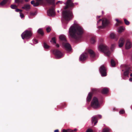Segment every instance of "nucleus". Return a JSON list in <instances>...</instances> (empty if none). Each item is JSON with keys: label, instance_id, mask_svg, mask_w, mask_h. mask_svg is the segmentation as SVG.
Instances as JSON below:
<instances>
[{"label": "nucleus", "instance_id": "obj_1", "mask_svg": "<svg viewBox=\"0 0 132 132\" xmlns=\"http://www.w3.org/2000/svg\"><path fill=\"white\" fill-rule=\"evenodd\" d=\"M83 30L75 21L73 25L69 28V31L68 36L74 39H77L78 35H81L83 33Z\"/></svg>", "mask_w": 132, "mask_h": 132}, {"label": "nucleus", "instance_id": "obj_2", "mask_svg": "<svg viewBox=\"0 0 132 132\" xmlns=\"http://www.w3.org/2000/svg\"><path fill=\"white\" fill-rule=\"evenodd\" d=\"M72 12L70 10L64 11L62 13V16L63 21H62L63 26L64 29H66L67 27L65 26L68 21L72 18Z\"/></svg>", "mask_w": 132, "mask_h": 132}, {"label": "nucleus", "instance_id": "obj_3", "mask_svg": "<svg viewBox=\"0 0 132 132\" xmlns=\"http://www.w3.org/2000/svg\"><path fill=\"white\" fill-rule=\"evenodd\" d=\"M99 51L103 52L105 55L106 56H108L110 54V52L108 50V47L105 44H101L98 47Z\"/></svg>", "mask_w": 132, "mask_h": 132}, {"label": "nucleus", "instance_id": "obj_4", "mask_svg": "<svg viewBox=\"0 0 132 132\" xmlns=\"http://www.w3.org/2000/svg\"><path fill=\"white\" fill-rule=\"evenodd\" d=\"M91 106L94 109L100 107V105L96 97H94L93 98L91 102Z\"/></svg>", "mask_w": 132, "mask_h": 132}, {"label": "nucleus", "instance_id": "obj_5", "mask_svg": "<svg viewBox=\"0 0 132 132\" xmlns=\"http://www.w3.org/2000/svg\"><path fill=\"white\" fill-rule=\"evenodd\" d=\"M32 33L31 31L26 30L21 34L22 38L23 39L24 38L26 39H29L31 37Z\"/></svg>", "mask_w": 132, "mask_h": 132}, {"label": "nucleus", "instance_id": "obj_6", "mask_svg": "<svg viewBox=\"0 0 132 132\" xmlns=\"http://www.w3.org/2000/svg\"><path fill=\"white\" fill-rule=\"evenodd\" d=\"M108 23V21L106 19L104 18L103 20L100 19L97 21V25H99L101 23L102 26H99L98 27V28H102V27H105L107 25Z\"/></svg>", "mask_w": 132, "mask_h": 132}, {"label": "nucleus", "instance_id": "obj_7", "mask_svg": "<svg viewBox=\"0 0 132 132\" xmlns=\"http://www.w3.org/2000/svg\"><path fill=\"white\" fill-rule=\"evenodd\" d=\"M106 69L104 65L101 66L100 69V71L102 76H105L106 75Z\"/></svg>", "mask_w": 132, "mask_h": 132}, {"label": "nucleus", "instance_id": "obj_8", "mask_svg": "<svg viewBox=\"0 0 132 132\" xmlns=\"http://www.w3.org/2000/svg\"><path fill=\"white\" fill-rule=\"evenodd\" d=\"M53 53L55 55L56 58L57 59L61 58L63 56L61 52L57 50H54L53 51Z\"/></svg>", "mask_w": 132, "mask_h": 132}, {"label": "nucleus", "instance_id": "obj_9", "mask_svg": "<svg viewBox=\"0 0 132 132\" xmlns=\"http://www.w3.org/2000/svg\"><path fill=\"white\" fill-rule=\"evenodd\" d=\"M64 3L66 5L64 7V9H66L69 7H72L73 6L74 4L72 3L71 0H68L67 1L66 3Z\"/></svg>", "mask_w": 132, "mask_h": 132}, {"label": "nucleus", "instance_id": "obj_10", "mask_svg": "<svg viewBox=\"0 0 132 132\" xmlns=\"http://www.w3.org/2000/svg\"><path fill=\"white\" fill-rule=\"evenodd\" d=\"M48 15L50 16H54L55 15V13L54 11V8L52 7L47 11Z\"/></svg>", "mask_w": 132, "mask_h": 132}, {"label": "nucleus", "instance_id": "obj_11", "mask_svg": "<svg viewBox=\"0 0 132 132\" xmlns=\"http://www.w3.org/2000/svg\"><path fill=\"white\" fill-rule=\"evenodd\" d=\"M88 56V54L86 53H82L80 56L79 60L80 61H83L85 60L87 58Z\"/></svg>", "mask_w": 132, "mask_h": 132}, {"label": "nucleus", "instance_id": "obj_12", "mask_svg": "<svg viewBox=\"0 0 132 132\" xmlns=\"http://www.w3.org/2000/svg\"><path fill=\"white\" fill-rule=\"evenodd\" d=\"M132 46V44L129 40H128L126 42L125 45V48L126 49H129L131 48Z\"/></svg>", "mask_w": 132, "mask_h": 132}, {"label": "nucleus", "instance_id": "obj_13", "mask_svg": "<svg viewBox=\"0 0 132 132\" xmlns=\"http://www.w3.org/2000/svg\"><path fill=\"white\" fill-rule=\"evenodd\" d=\"M125 41V39L123 38H121L120 39L119 42V47H121L123 46Z\"/></svg>", "mask_w": 132, "mask_h": 132}, {"label": "nucleus", "instance_id": "obj_14", "mask_svg": "<svg viewBox=\"0 0 132 132\" xmlns=\"http://www.w3.org/2000/svg\"><path fill=\"white\" fill-rule=\"evenodd\" d=\"M131 71L130 67H128L126 69L125 71L124 72L123 75L124 76L128 77V74L129 72Z\"/></svg>", "mask_w": 132, "mask_h": 132}, {"label": "nucleus", "instance_id": "obj_15", "mask_svg": "<svg viewBox=\"0 0 132 132\" xmlns=\"http://www.w3.org/2000/svg\"><path fill=\"white\" fill-rule=\"evenodd\" d=\"M22 8L24 9L26 11H28L30 8V6L28 4H26L22 7Z\"/></svg>", "mask_w": 132, "mask_h": 132}, {"label": "nucleus", "instance_id": "obj_16", "mask_svg": "<svg viewBox=\"0 0 132 132\" xmlns=\"http://www.w3.org/2000/svg\"><path fill=\"white\" fill-rule=\"evenodd\" d=\"M92 95V93L91 92L88 93V95L86 101L87 102H89L90 101Z\"/></svg>", "mask_w": 132, "mask_h": 132}, {"label": "nucleus", "instance_id": "obj_17", "mask_svg": "<svg viewBox=\"0 0 132 132\" xmlns=\"http://www.w3.org/2000/svg\"><path fill=\"white\" fill-rule=\"evenodd\" d=\"M92 123H93L95 122L94 123V125H96V123L97 122V120L96 116H94L92 117Z\"/></svg>", "mask_w": 132, "mask_h": 132}, {"label": "nucleus", "instance_id": "obj_18", "mask_svg": "<svg viewBox=\"0 0 132 132\" xmlns=\"http://www.w3.org/2000/svg\"><path fill=\"white\" fill-rule=\"evenodd\" d=\"M88 53L90 54V56L92 57H93L95 56V54L93 50L89 49L88 51Z\"/></svg>", "mask_w": 132, "mask_h": 132}, {"label": "nucleus", "instance_id": "obj_19", "mask_svg": "<svg viewBox=\"0 0 132 132\" xmlns=\"http://www.w3.org/2000/svg\"><path fill=\"white\" fill-rule=\"evenodd\" d=\"M64 46L67 50H70L71 49V46L68 43H66L64 45Z\"/></svg>", "mask_w": 132, "mask_h": 132}, {"label": "nucleus", "instance_id": "obj_20", "mask_svg": "<svg viewBox=\"0 0 132 132\" xmlns=\"http://www.w3.org/2000/svg\"><path fill=\"white\" fill-rule=\"evenodd\" d=\"M125 30V28L124 27L121 26L118 28L117 32L119 33H120L123 32Z\"/></svg>", "mask_w": 132, "mask_h": 132}, {"label": "nucleus", "instance_id": "obj_21", "mask_svg": "<svg viewBox=\"0 0 132 132\" xmlns=\"http://www.w3.org/2000/svg\"><path fill=\"white\" fill-rule=\"evenodd\" d=\"M59 39L62 41H66L65 36L63 35H61L59 36Z\"/></svg>", "mask_w": 132, "mask_h": 132}, {"label": "nucleus", "instance_id": "obj_22", "mask_svg": "<svg viewBox=\"0 0 132 132\" xmlns=\"http://www.w3.org/2000/svg\"><path fill=\"white\" fill-rule=\"evenodd\" d=\"M31 4L33 5L35 7L38 6L39 4L38 2H36V3L35 2V1H31Z\"/></svg>", "mask_w": 132, "mask_h": 132}, {"label": "nucleus", "instance_id": "obj_23", "mask_svg": "<svg viewBox=\"0 0 132 132\" xmlns=\"http://www.w3.org/2000/svg\"><path fill=\"white\" fill-rule=\"evenodd\" d=\"M8 0H3L0 3V7L2 6H3L5 5L7 2Z\"/></svg>", "mask_w": 132, "mask_h": 132}, {"label": "nucleus", "instance_id": "obj_24", "mask_svg": "<svg viewBox=\"0 0 132 132\" xmlns=\"http://www.w3.org/2000/svg\"><path fill=\"white\" fill-rule=\"evenodd\" d=\"M108 92V89L106 88H104L102 91V93L104 94H106Z\"/></svg>", "mask_w": 132, "mask_h": 132}, {"label": "nucleus", "instance_id": "obj_25", "mask_svg": "<svg viewBox=\"0 0 132 132\" xmlns=\"http://www.w3.org/2000/svg\"><path fill=\"white\" fill-rule=\"evenodd\" d=\"M63 132H72L73 131V130L70 129H63L62 130Z\"/></svg>", "mask_w": 132, "mask_h": 132}, {"label": "nucleus", "instance_id": "obj_26", "mask_svg": "<svg viewBox=\"0 0 132 132\" xmlns=\"http://www.w3.org/2000/svg\"><path fill=\"white\" fill-rule=\"evenodd\" d=\"M111 66L112 67L115 66V63L113 59H111Z\"/></svg>", "mask_w": 132, "mask_h": 132}, {"label": "nucleus", "instance_id": "obj_27", "mask_svg": "<svg viewBox=\"0 0 132 132\" xmlns=\"http://www.w3.org/2000/svg\"><path fill=\"white\" fill-rule=\"evenodd\" d=\"M55 0H46L47 2L50 4H53Z\"/></svg>", "mask_w": 132, "mask_h": 132}, {"label": "nucleus", "instance_id": "obj_28", "mask_svg": "<svg viewBox=\"0 0 132 132\" xmlns=\"http://www.w3.org/2000/svg\"><path fill=\"white\" fill-rule=\"evenodd\" d=\"M115 34L113 33H111L110 34V37L111 39H113L115 37Z\"/></svg>", "mask_w": 132, "mask_h": 132}, {"label": "nucleus", "instance_id": "obj_29", "mask_svg": "<svg viewBox=\"0 0 132 132\" xmlns=\"http://www.w3.org/2000/svg\"><path fill=\"white\" fill-rule=\"evenodd\" d=\"M38 32L42 35H43V32L42 29L41 28L39 29L38 30Z\"/></svg>", "mask_w": 132, "mask_h": 132}, {"label": "nucleus", "instance_id": "obj_30", "mask_svg": "<svg viewBox=\"0 0 132 132\" xmlns=\"http://www.w3.org/2000/svg\"><path fill=\"white\" fill-rule=\"evenodd\" d=\"M95 42V39L93 38H92L90 40V42L92 44H94Z\"/></svg>", "mask_w": 132, "mask_h": 132}, {"label": "nucleus", "instance_id": "obj_31", "mask_svg": "<svg viewBox=\"0 0 132 132\" xmlns=\"http://www.w3.org/2000/svg\"><path fill=\"white\" fill-rule=\"evenodd\" d=\"M109 130L110 129L109 128H105L103 129L102 132H109Z\"/></svg>", "mask_w": 132, "mask_h": 132}, {"label": "nucleus", "instance_id": "obj_32", "mask_svg": "<svg viewBox=\"0 0 132 132\" xmlns=\"http://www.w3.org/2000/svg\"><path fill=\"white\" fill-rule=\"evenodd\" d=\"M124 21L125 24L127 25H129V22L126 19H124Z\"/></svg>", "mask_w": 132, "mask_h": 132}, {"label": "nucleus", "instance_id": "obj_33", "mask_svg": "<svg viewBox=\"0 0 132 132\" xmlns=\"http://www.w3.org/2000/svg\"><path fill=\"white\" fill-rule=\"evenodd\" d=\"M44 47L45 48L47 49L49 47V46L45 43H44Z\"/></svg>", "mask_w": 132, "mask_h": 132}, {"label": "nucleus", "instance_id": "obj_34", "mask_svg": "<svg viewBox=\"0 0 132 132\" xmlns=\"http://www.w3.org/2000/svg\"><path fill=\"white\" fill-rule=\"evenodd\" d=\"M46 30L47 32H50L51 30V29L50 27H47L46 28Z\"/></svg>", "mask_w": 132, "mask_h": 132}, {"label": "nucleus", "instance_id": "obj_35", "mask_svg": "<svg viewBox=\"0 0 132 132\" xmlns=\"http://www.w3.org/2000/svg\"><path fill=\"white\" fill-rule=\"evenodd\" d=\"M51 42H53L55 44L56 43V42L55 41V37H53L52 38V40L51 41Z\"/></svg>", "mask_w": 132, "mask_h": 132}, {"label": "nucleus", "instance_id": "obj_36", "mask_svg": "<svg viewBox=\"0 0 132 132\" xmlns=\"http://www.w3.org/2000/svg\"><path fill=\"white\" fill-rule=\"evenodd\" d=\"M34 44H36L38 43L37 40L36 39H34L32 40Z\"/></svg>", "mask_w": 132, "mask_h": 132}, {"label": "nucleus", "instance_id": "obj_37", "mask_svg": "<svg viewBox=\"0 0 132 132\" xmlns=\"http://www.w3.org/2000/svg\"><path fill=\"white\" fill-rule=\"evenodd\" d=\"M11 8L13 9H15L16 7V6L14 5H11Z\"/></svg>", "mask_w": 132, "mask_h": 132}, {"label": "nucleus", "instance_id": "obj_38", "mask_svg": "<svg viewBox=\"0 0 132 132\" xmlns=\"http://www.w3.org/2000/svg\"><path fill=\"white\" fill-rule=\"evenodd\" d=\"M97 89H92V93H95L96 92Z\"/></svg>", "mask_w": 132, "mask_h": 132}, {"label": "nucleus", "instance_id": "obj_39", "mask_svg": "<svg viewBox=\"0 0 132 132\" xmlns=\"http://www.w3.org/2000/svg\"><path fill=\"white\" fill-rule=\"evenodd\" d=\"M125 113V111L124 110H120L119 112V113L120 114H122Z\"/></svg>", "mask_w": 132, "mask_h": 132}, {"label": "nucleus", "instance_id": "obj_40", "mask_svg": "<svg viewBox=\"0 0 132 132\" xmlns=\"http://www.w3.org/2000/svg\"><path fill=\"white\" fill-rule=\"evenodd\" d=\"M20 16L21 18H22L24 17V14L20 12Z\"/></svg>", "mask_w": 132, "mask_h": 132}, {"label": "nucleus", "instance_id": "obj_41", "mask_svg": "<svg viewBox=\"0 0 132 132\" xmlns=\"http://www.w3.org/2000/svg\"><path fill=\"white\" fill-rule=\"evenodd\" d=\"M86 132H93V130L90 129H88L86 131Z\"/></svg>", "mask_w": 132, "mask_h": 132}, {"label": "nucleus", "instance_id": "obj_42", "mask_svg": "<svg viewBox=\"0 0 132 132\" xmlns=\"http://www.w3.org/2000/svg\"><path fill=\"white\" fill-rule=\"evenodd\" d=\"M36 13H35L31 12L30 13V15H31L34 16L36 15Z\"/></svg>", "mask_w": 132, "mask_h": 132}, {"label": "nucleus", "instance_id": "obj_43", "mask_svg": "<svg viewBox=\"0 0 132 132\" xmlns=\"http://www.w3.org/2000/svg\"><path fill=\"white\" fill-rule=\"evenodd\" d=\"M58 3H60V4H62V3H63V2L62 1H59L56 3V4H57Z\"/></svg>", "mask_w": 132, "mask_h": 132}, {"label": "nucleus", "instance_id": "obj_44", "mask_svg": "<svg viewBox=\"0 0 132 132\" xmlns=\"http://www.w3.org/2000/svg\"><path fill=\"white\" fill-rule=\"evenodd\" d=\"M115 20L118 23H121V22L120 21H119L117 19H115Z\"/></svg>", "mask_w": 132, "mask_h": 132}, {"label": "nucleus", "instance_id": "obj_45", "mask_svg": "<svg viewBox=\"0 0 132 132\" xmlns=\"http://www.w3.org/2000/svg\"><path fill=\"white\" fill-rule=\"evenodd\" d=\"M115 46V44H113L111 45V47L112 48H113Z\"/></svg>", "mask_w": 132, "mask_h": 132}, {"label": "nucleus", "instance_id": "obj_46", "mask_svg": "<svg viewBox=\"0 0 132 132\" xmlns=\"http://www.w3.org/2000/svg\"><path fill=\"white\" fill-rule=\"evenodd\" d=\"M15 3H19L20 2L19 0H15Z\"/></svg>", "mask_w": 132, "mask_h": 132}, {"label": "nucleus", "instance_id": "obj_47", "mask_svg": "<svg viewBox=\"0 0 132 132\" xmlns=\"http://www.w3.org/2000/svg\"><path fill=\"white\" fill-rule=\"evenodd\" d=\"M20 11V10L19 9H17L15 10V11L17 12H19Z\"/></svg>", "mask_w": 132, "mask_h": 132}, {"label": "nucleus", "instance_id": "obj_48", "mask_svg": "<svg viewBox=\"0 0 132 132\" xmlns=\"http://www.w3.org/2000/svg\"><path fill=\"white\" fill-rule=\"evenodd\" d=\"M97 116H98L101 119L102 118V116L101 115L99 114Z\"/></svg>", "mask_w": 132, "mask_h": 132}, {"label": "nucleus", "instance_id": "obj_49", "mask_svg": "<svg viewBox=\"0 0 132 132\" xmlns=\"http://www.w3.org/2000/svg\"><path fill=\"white\" fill-rule=\"evenodd\" d=\"M129 80L130 81H132V78H130L129 79Z\"/></svg>", "mask_w": 132, "mask_h": 132}, {"label": "nucleus", "instance_id": "obj_50", "mask_svg": "<svg viewBox=\"0 0 132 132\" xmlns=\"http://www.w3.org/2000/svg\"><path fill=\"white\" fill-rule=\"evenodd\" d=\"M59 130L58 129H56L54 130V132H58Z\"/></svg>", "mask_w": 132, "mask_h": 132}, {"label": "nucleus", "instance_id": "obj_51", "mask_svg": "<svg viewBox=\"0 0 132 132\" xmlns=\"http://www.w3.org/2000/svg\"><path fill=\"white\" fill-rule=\"evenodd\" d=\"M77 129H74V130H73V131H77Z\"/></svg>", "mask_w": 132, "mask_h": 132}, {"label": "nucleus", "instance_id": "obj_52", "mask_svg": "<svg viewBox=\"0 0 132 132\" xmlns=\"http://www.w3.org/2000/svg\"><path fill=\"white\" fill-rule=\"evenodd\" d=\"M26 2L29 1L30 0H24Z\"/></svg>", "mask_w": 132, "mask_h": 132}, {"label": "nucleus", "instance_id": "obj_53", "mask_svg": "<svg viewBox=\"0 0 132 132\" xmlns=\"http://www.w3.org/2000/svg\"><path fill=\"white\" fill-rule=\"evenodd\" d=\"M130 76L131 77H132V73L130 74Z\"/></svg>", "mask_w": 132, "mask_h": 132}, {"label": "nucleus", "instance_id": "obj_54", "mask_svg": "<svg viewBox=\"0 0 132 132\" xmlns=\"http://www.w3.org/2000/svg\"><path fill=\"white\" fill-rule=\"evenodd\" d=\"M56 46H57V47H59V45H58V44H57V45H56Z\"/></svg>", "mask_w": 132, "mask_h": 132}, {"label": "nucleus", "instance_id": "obj_55", "mask_svg": "<svg viewBox=\"0 0 132 132\" xmlns=\"http://www.w3.org/2000/svg\"><path fill=\"white\" fill-rule=\"evenodd\" d=\"M20 12H21L22 11V10H20Z\"/></svg>", "mask_w": 132, "mask_h": 132}, {"label": "nucleus", "instance_id": "obj_56", "mask_svg": "<svg viewBox=\"0 0 132 132\" xmlns=\"http://www.w3.org/2000/svg\"><path fill=\"white\" fill-rule=\"evenodd\" d=\"M116 26H118V23H116Z\"/></svg>", "mask_w": 132, "mask_h": 132}, {"label": "nucleus", "instance_id": "obj_57", "mask_svg": "<svg viewBox=\"0 0 132 132\" xmlns=\"http://www.w3.org/2000/svg\"><path fill=\"white\" fill-rule=\"evenodd\" d=\"M98 17V18H100V16H97V17Z\"/></svg>", "mask_w": 132, "mask_h": 132}, {"label": "nucleus", "instance_id": "obj_58", "mask_svg": "<svg viewBox=\"0 0 132 132\" xmlns=\"http://www.w3.org/2000/svg\"><path fill=\"white\" fill-rule=\"evenodd\" d=\"M57 12H59V11H57Z\"/></svg>", "mask_w": 132, "mask_h": 132}, {"label": "nucleus", "instance_id": "obj_59", "mask_svg": "<svg viewBox=\"0 0 132 132\" xmlns=\"http://www.w3.org/2000/svg\"><path fill=\"white\" fill-rule=\"evenodd\" d=\"M88 109L89 110V108H88Z\"/></svg>", "mask_w": 132, "mask_h": 132}, {"label": "nucleus", "instance_id": "obj_60", "mask_svg": "<svg viewBox=\"0 0 132 132\" xmlns=\"http://www.w3.org/2000/svg\"><path fill=\"white\" fill-rule=\"evenodd\" d=\"M102 13H103V11H102Z\"/></svg>", "mask_w": 132, "mask_h": 132}, {"label": "nucleus", "instance_id": "obj_61", "mask_svg": "<svg viewBox=\"0 0 132 132\" xmlns=\"http://www.w3.org/2000/svg\"><path fill=\"white\" fill-rule=\"evenodd\" d=\"M30 44H31V45H32V44L31 43H30Z\"/></svg>", "mask_w": 132, "mask_h": 132}]
</instances>
